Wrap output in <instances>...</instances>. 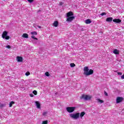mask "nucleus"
I'll return each mask as SVG.
<instances>
[{"instance_id":"nucleus-1","label":"nucleus","mask_w":124,"mask_h":124,"mask_svg":"<svg viewBox=\"0 0 124 124\" xmlns=\"http://www.w3.org/2000/svg\"><path fill=\"white\" fill-rule=\"evenodd\" d=\"M83 74L85 76H90V75L93 74V70L89 69L88 67H84L83 68Z\"/></svg>"},{"instance_id":"nucleus-2","label":"nucleus","mask_w":124,"mask_h":124,"mask_svg":"<svg viewBox=\"0 0 124 124\" xmlns=\"http://www.w3.org/2000/svg\"><path fill=\"white\" fill-rule=\"evenodd\" d=\"M73 16V13H72V12H69L68 13H67V22H71V21H73L75 19V17L74 16Z\"/></svg>"},{"instance_id":"nucleus-3","label":"nucleus","mask_w":124,"mask_h":124,"mask_svg":"<svg viewBox=\"0 0 124 124\" xmlns=\"http://www.w3.org/2000/svg\"><path fill=\"white\" fill-rule=\"evenodd\" d=\"M70 117L73 120H78L80 117V113L77 112L76 113H71L69 114Z\"/></svg>"},{"instance_id":"nucleus-4","label":"nucleus","mask_w":124,"mask_h":124,"mask_svg":"<svg viewBox=\"0 0 124 124\" xmlns=\"http://www.w3.org/2000/svg\"><path fill=\"white\" fill-rule=\"evenodd\" d=\"M76 109V107H68L66 108V111L68 113H73L75 109Z\"/></svg>"},{"instance_id":"nucleus-5","label":"nucleus","mask_w":124,"mask_h":124,"mask_svg":"<svg viewBox=\"0 0 124 124\" xmlns=\"http://www.w3.org/2000/svg\"><path fill=\"white\" fill-rule=\"evenodd\" d=\"M7 31H4L3 32L2 34V37L4 39H6V40H8L9 38H10V37L8 35H7Z\"/></svg>"},{"instance_id":"nucleus-6","label":"nucleus","mask_w":124,"mask_h":124,"mask_svg":"<svg viewBox=\"0 0 124 124\" xmlns=\"http://www.w3.org/2000/svg\"><path fill=\"white\" fill-rule=\"evenodd\" d=\"M82 98L85 99V100H90V99L92 98V96L90 95L83 94L82 95Z\"/></svg>"},{"instance_id":"nucleus-7","label":"nucleus","mask_w":124,"mask_h":124,"mask_svg":"<svg viewBox=\"0 0 124 124\" xmlns=\"http://www.w3.org/2000/svg\"><path fill=\"white\" fill-rule=\"evenodd\" d=\"M124 101V97H117L116 98V103H120Z\"/></svg>"},{"instance_id":"nucleus-8","label":"nucleus","mask_w":124,"mask_h":124,"mask_svg":"<svg viewBox=\"0 0 124 124\" xmlns=\"http://www.w3.org/2000/svg\"><path fill=\"white\" fill-rule=\"evenodd\" d=\"M16 61L17 62H23V57L17 56L16 57Z\"/></svg>"},{"instance_id":"nucleus-9","label":"nucleus","mask_w":124,"mask_h":124,"mask_svg":"<svg viewBox=\"0 0 124 124\" xmlns=\"http://www.w3.org/2000/svg\"><path fill=\"white\" fill-rule=\"evenodd\" d=\"M113 21L114 23H117V24H120V23H121V22H122V20H121L120 19L115 18L113 20Z\"/></svg>"},{"instance_id":"nucleus-10","label":"nucleus","mask_w":124,"mask_h":124,"mask_svg":"<svg viewBox=\"0 0 124 124\" xmlns=\"http://www.w3.org/2000/svg\"><path fill=\"white\" fill-rule=\"evenodd\" d=\"M53 26L55 28H57L59 26V22H58V21H54L53 23Z\"/></svg>"},{"instance_id":"nucleus-11","label":"nucleus","mask_w":124,"mask_h":124,"mask_svg":"<svg viewBox=\"0 0 124 124\" xmlns=\"http://www.w3.org/2000/svg\"><path fill=\"white\" fill-rule=\"evenodd\" d=\"M35 104H36L37 108H38V109H40L41 106H40V103H39V102L36 101Z\"/></svg>"},{"instance_id":"nucleus-12","label":"nucleus","mask_w":124,"mask_h":124,"mask_svg":"<svg viewBox=\"0 0 124 124\" xmlns=\"http://www.w3.org/2000/svg\"><path fill=\"white\" fill-rule=\"evenodd\" d=\"M113 54H115V55H119V54H120V51L117 49H115L113 50Z\"/></svg>"},{"instance_id":"nucleus-13","label":"nucleus","mask_w":124,"mask_h":124,"mask_svg":"<svg viewBox=\"0 0 124 124\" xmlns=\"http://www.w3.org/2000/svg\"><path fill=\"white\" fill-rule=\"evenodd\" d=\"M96 101L97 103H100V104H102V103H103L104 101L100 99H97Z\"/></svg>"},{"instance_id":"nucleus-14","label":"nucleus","mask_w":124,"mask_h":124,"mask_svg":"<svg viewBox=\"0 0 124 124\" xmlns=\"http://www.w3.org/2000/svg\"><path fill=\"white\" fill-rule=\"evenodd\" d=\"M85 112H81L80 113H79V117L81 119H83V117L84 116H85Z\"/></svg>"},{"instance_id":"nucleus-15","label":"nucleus","mask_w":124,"mask_h":124,"mask_svg":"<svg viewBox=\"0 0 124 124\" xmlns=\"http://www.w3.org/2000/svg\"><path fill=\"white\" fill-rule=\"evenodd\" d=\"M22 36L24 38H29V35L27 33H23Z\"/></svg>"},{"instance_id":"nucleus-16","label":"nucleus","mask_w":124,"mask_h":124,"mask_svg":"<svg viewBox=\"0 0 124 124\" xmlns=\"http://www.w3.org/2000/svg\"><path fill=\"white\" fill-rule=\"evenodd\" d=\"M113 20V17H108L106 19L107 22H112Z\"/></svg>"},{"instance_id":"nucleus-17","label":"nucleus","mask_w":124,"mask_h":124,"mask_svg":"<svg viewBox=\"0 0 124 124\" xmlns=\"http://www.w3.org/2000/svg\"><path fill=\"white\" fill-rule=\"evenodd\" d=\"M91 23H92V21L90 19H88L85 20V24H91Z\"/></svg>"},{"instance_id":"nucleus-18","label":"nucleus","mask_w":124,"mask_h":124,"mask_svg":"<svg viewBox=\"0 0 124 124\" xmlns=\"http://www.w3.org/2000/svg\"><path fill=\"white\" fill-rule=\"evenodd\" d=\"M31 35H37V32L36 31L31 32Z\"/></svg>"},{"instance_id":"nucleus-19","label":"nucleus","mask_w":124,"mask_h":124,"mask_svg":"<svg viewBox=\"0 0 124 124\" xmlns=\"http://www.w3.org/2000/svg\"><path fill=\"white\" fill-rule=\"evenodd\" d=\"M14 103H15L14 101L11 102L9 104V107H12V105H13V104H14Z\"/></svg>"},{"instance_id":"nucleus-20","label":"nucleus","mask_w":124,"mask_h":124,"mask_svg":"<svg viewBox=\"0 0 124 124\" xmlns=\"http://www.w3.org/2000/svg\"><path fill=\"white\" fill-rule=\"evenodd\" d=\"M42 124H48V120L43 121Z\"/></svg>"},{"instance_id":"nucleus-21","label":"nucleus","mask_w":124,"mask_h":124,"mask_svg":"<svg viewBox=\"0 0 124 124\" xmlns=\"http://www.w3.org/2000/svg\"><path fill=\"white\" fill-rule=\"evenodd\" d=\"M70 65L71 66V67H75V66H76L75 64H74V63H71L70 64Z\"/></svg>"},{"instance_id":"nucleus-22","label":"nucleus","mask_w":124,"mask_h":124,"mask_svg":"<svg viewBox=\"0 0 124 124\" xmlns=\"http://www.w3.org/2000/svg\"><path fill=\"white\" fill-rule=\"evenodd\" d=\"M45 75H46V76L47 77H49V76H50V74H49L48 72H46L45 73Z\"/></svg>"},{"instance_id":"nucleus-23","label":"nucleus","mask_w":124,"mask_h":124,"mask_svg":"<svg viewBox=\"0 0 124 124\" xmlns=\"http://www.w3.org/2000/svg\"><path fill=\"white\" fill-rule=\"evenodd\" d=\"M33 93L35 95H36L37 94V91H36V90H34L33 91Z\"/></svg>"},{"instance_id":"nucleus-24","label":"nucleus","mask_w":124,"mask_h":124,"mask_svg":"<svg viewBox=\"0 0 124 124\" xmlns=\"http://www.w3.org/2000/svg\"><path fill=\"white\" fill-rule=\"evenodd\" d=\"M31 75V73H30V72H27L25 73V75L26 76H29V75Z\"/></svg>"},{"instance_id":"nucleus-25","label":"nucleus","mask_w":124,"mask_h":124,"mask_svg":"<svg viewBox=\"0 0 124 124\" xmlns=\"http://www.w3.org/2000/svg\"><path fill=\"white\" fill-rule=\"evenodd\" d=\"M33 39H35L36 40H38V39L37 38H35L34 36H32L31 37Z\"/></svg>"},{"instance_id":"nucleus-26","label":"nucleus","mask_w":124,"mask_h":124,"mask_svg":"<svg viewBox=\"0 0 124 124\" xmlns=\"http://www.w3.org/2000/svg\"><path fill=\"white\" fill-rule=\"evenodd\" d=\"M6 48H7V49H10V48H11V46H10V45H7L6 46Z\"/></svg>"},{"instance_id":"nucleus-27","label":"nucleus","mask_w":124,"mask_h":124,"mask_svg":"<svg viewBox=\"0 0 124 124\" xmlns=\"http://www.w3.org/2000/svg\"><path fill=\"white\" fill-rule=\"evenodd\" d=\"M27 0L30 2V3H31V2H33V0Z\"/></svg>"},{"instance_id":"nucleus-28","label":"nucleus","mask_w":124,"mask_h":124,"mask_svg":"<svg viewBox=\"0 0 124 124\" xmlns=\"http://www.w3.org/2000/svg\"><path fill=\"white\" fill-rule=\"evenodd\" d=\"M43 116H46L47 115V112H44L43 113Z\"/></svg>"},{"instance_id":"nucleus-29","label":"nucleus","mask_w":124,"mask_h":124,"mask_svg":"<svg viewBox=\"0 0 124 124\" xmlns=\"http://www.w3.org/2000/svg\"><path fill=\"white\" fill-rule=\"evenodd\" d=\"M101 15V16H104V15H106V14L105 13H102Z\"/></svg>"},{"instance_id":"nucleus-30","label":"nucleus","mask_w":124,"mask_h":124,"mask_svg":"<svg viewBox=\"0 0 124 124\" xmlns=\"http://www.w3.org/2000/svg\"><path fill=\"white\" fill-rule=\"evenodd\" d=\"M30 95L31 97H33L34 96V95L32 93L30 94Z\"/></svg>"},{"instance_id":"nucleus-31","label":"nucleus","mask_w":124,"mask_h":124,"mask_svg":"<svg viewBox=\"0 0 124 124\" xmlns=\"http://www.w3.org/2000/svg\"><path fill=\"white\" fill-rule=\"evenodd\" d=\"M118 75H120L121 76L122 75L123 73H121V72H118L117 73Z\"/></svg>"},{"instance_id":"nucleus-32","label":"nucleus","mask_w":124,"mask_h":124,"mask_svg":"<svg viewBox=\"0 0 124 124\" xmlns=\"http://www.w3.org/2000/svg\"><path fill=\"white\" fill-rule=\"evenodd\" d=\"M60 5H62L63 4V2H61L60 3Z\"/></svg>"},{"instance_id":"nucleus-33","label":"nucleus","mask_w":124,"mask_h":124,"mask_svg":"<svg viewBox=\"0 0 124 124\" xmlns=\"http://www.w3.org/2000/svg\"><path fill=\"white\" fill-rule=\"evenodd\" d=\"M105 94L107 96L108 95V93H106V92H105Z\"/></svg>"},{"instance_id":"nucleus-34","label":"nucleus","mask_w":124,"mask_h":124,"mask_svg":"<svg viewBox=\"0 0 124 124\" xmlns=\"http://www.w3.org/2000/svg\"><path fill=\"white\" fill-rule=\"evenodd\" d=\"M37 27L38 28H39V29H41V26H37Z\"/></svg>"},{"instance_id":"nucleus-35","label":"nucleus","mask_w":124,"mask_h":124,"mask_svg":"<svg viewBox=\"0 0 124 124\" xmlns=\"http://www.w3.org/2000/svg\"><path fill=\"white\" fill-rule=\"evenodd\" d=\"M55 94H58V93H55Z\"/></svg>"}]
</instances>
